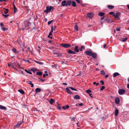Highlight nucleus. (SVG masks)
Here are the masks:
<instances>
[{
    "label": "nucleus",
    "mask_w": 129,
    "mask_h": 129,
    "mask_svg": "<svg viewBox=\"0 0 129 129\" xmlns=\"http://www.w3.org/2000/svg\"><path fill=\"white\" fill-rule=\"evenodd\" d=\"M72 4V1L68 0L67 2L66 0H64L62 2L61 5L63 6L67 7L68 6H70Z\"/></svg>",
    "instance_id": "obj_1"
},
{
    "label": "nucleus",
    "mask_w": 129,
    "mask_h": 129,
    "mask_svg": "<svg viewBox=\"0 0 129 129\" xmlns=\"http://www.w3.org/2000/svg\"><path fill=\"white\" fill-rule=\"evenodd\" d=\"M53 9V7L51 6H50L49 7L47 6L46 7V9L44 11V12H46L47 13L48 12H50L51 10Z\"/></svg>",
    "instance_id": "obj_2"
},
{
    "label": "nucleus",
    "mask_w": 129,
    "mask_h": 129,
    "mask_svg": "<svg viewBox=\"0 0 129 129\" xmlns=\"http://www.w3.org/2000/svg\"><path fill=\"white\" fill-rule=\"evenodd\" d=\"M61 46L66 48H68L70 47L71 45L70 44H60Z\"/></svg>",
    "instance_id": "obj_3"
},
{
    "label": "nucleus",
    "mask_w": 129,
    "mask_h": 129,
    "mask_svg": "<svg viewBox=\"0 0 129 129\" xmlns=\"http://www.w3.org/2000/svg\"><path fill=\"white\" fill-rule=\"evenodd\" d=\"M120 14L121 13L120 12H118L116 13L115 15L114 14H113V16H114L115 18L119 19V17L120 15Z\"/></svg>",
    "instance_id": "obj_4"
},
{
    "label": "nucleus",
    "mask_w": 129,
    "mask_h": 129,
    "mask_svg": "<svg viewBox=\"0 0 129 129\" xmlns=\"http://www.w3.org/2000/svg\"><path fill=\"white\" fill-rule=\"evenodd\" d=\"M125 92V90L123 89H120L118 91V93L120 95H121L123 94Z\"/></svg>",
    "instance_id": "obj_5"
},
{
    "label": "nucleus",
    "mask_w": 129,
    "mask_h": 129,
    "mask_svg": "<svg viewBox=\"0 0 129 129\" xmlns=\"http://www.w3.org/2000/svg\"><path fill=\"white\" fill-rule=\"evenodd\" d=\"M85 54L87 55H89V56H91L92 54V52L90 51L89 50H86L85 51Z\"/></svg>",
    "instance_id": "obj_6"
},
{
    "label": "nucleus",
    "mask_w": 129,
    "mask_h": 129,
    "mask_svg": "<svg viewBox=\"0 0 129 129\" xmlns=\"http://www.w3.org/2000/svg\"><path fill=\"white\" fill-rule=\"evenodd\" d=\"M87 15L88 17L91 18L93 16V14L92 13H89L87 14Z\"/></svg>",
    "instance_id": "obj_7"
},
{
    "label": "nucleus",
    "mask_w": 129,
    "mask_h": 129,
    "mask_svg": "<svg viewBox=\"0 0 129 129\" xmlns=\"http://www.w3.org/2000/svg\"><path fill=\"white\" fill-rule=\"evenodd\" d=\"M91 56L93 58L95 59L97 57V54L96 53L92 52Z\"/></svg>",
    "instance_id": "obj_8"
},
{
    "label": "nucleus",
    "mask_w": 129,
    "mask_h": 129,
    "mask_svg": "<svg viewBox=\"0 0 129 129\" xmlns=\"http://www.w3.org/2000/svg\"><path fill=\"white\" fill-rule=\"evenodd\" d=\"M115 102L116 104H118L120 102V100L119 98H115Z\"/></svg>",
    "instance_id": "obj_9"
},
{
    "label": "nucleus",
    "mask_w": 129,
    "mask_h": 129,
    "mask_svg": "<svg viewBox=\"0 0 129 129\" xmlns=\"http://www.w3.org/2000/svg\"><path fill=\"white\" fill-rule=\"evenodd\" d=\"M74 51L75 52H79V49L78 46H76L75 47L74 49Z\"/></svg>",
    "instance_id": "obj_10"
},
{
    "label": "nucleus",
    "mask_w": 129,
    "mask_h": 129,
    "mask_svg": "<svg viewBox=\"0 0 129 129\" xmlns=\"http://www.w3.org/2000/svg\"><path fill=\"white\" fill-rule=\"evenodd\" d=\"M67 52L68 53L70 54H76V53L74 51H72L70 49L68 50V51Z\"/></svg>",
    "instance_id": "obj_11"
},
{
    "label": "nucleus",
    "mask_w": 129,
    "mask_h": 129,
    "mask_svg": "<svg viewBox=\"0 0 129 129\" xmlns=\"http://www.w3.org/2000/svg\"><path fill=\"white\" fill-rule=\"evenodd\" d=\"M13 6L14 8V13H16L17 11V8L16 7L15 5L14 4H13Z\"/></svg>",
    "instance_id": "obj_12"
},
{
    "label": "nucleus",
    "mask_w": 129,
    "mask_h": 129,
    "mask_svg": "<svg viewBox=\"0 0 129 129\" xmlns=\"http://www.w3.org/2000/svg\"><path fill=\"white\" fill-rule=\"evenodd\" d=\"M66 90L67 92L69 93V94H72V93L70 89H69L68 87H67L66 88Z\"/></svg>",
    "instance_id": "obj_13"
},
{
    "label": "nucleus",
    "mask_w": 129,
    "mask_h": 129,
    "mask_svg": "<svg viewBox=\"0 0 129 129\" xmlns=\"http://www.w3.org/2000/svg\"><path fill=\"white\" fill-rule=\"evenodd\" d=\"M0 109L4 110H6L7 108L6 107L0 105Z\"/></svg>",
    "instance_id": "obj_14"
},
{
    "label": "nucleus",
    "mask_w": 129,
    "mask_h": 129,
    "mask_svg": "<svg viewBox=\"0 0 129 129\" xmlns=\"http://www.w3.org/2000/svg\"><path fill=\"white\" fill-rule=\"evenodd\" d=\"M107 7L109 9H113L114 8V6L111 5H108L107 6Z\"/></svg>",
    "instance_id": "obj_15"
},
{
    "label": "nucleus",
    "mask_w": 129,
    "mask_h": 129,
    "mask_svg": "<svg viewBox=\"0 0 129 129\" xmlns=\"http://www.w3.org/2000/svg\"><path fill=\"white\" fill-rule=\"evenodd\" d=\"M85 47L84 46H81L80 48L79 49V51H82L83 50H85Z\"/></svg>",
    "instance_id": "obj_16"
},
{
    "label": "nucleus",
    "mask_w": 129,
    "mask_h": 129,
    "mask_svg": "<svg viewBox=\"0 0 129 129\" xmlns=\"http://www.w3.org/2000/svg\"><path fill=\"white\" fill-rule=\"evenodd\" d=\"M41 89L40 88H37L36 89L35 91L36 93L39 92L41 91Z\"/></svg>",
    "instance_id": "obj_17"
},
{
    "label": "nucleus",
    "mask_w": 129,
    "mask_h": 129,
    "mask_svg": "<svg viewBox=\"0 0 129 129\" xmlns=\"http://www.w3.org/2000/svg\"><path fill=\"white\" fill-rule=\"evenodd\" d=\"M55 102L54 100L52 99H51L50 101H49V103L51 105H52L53 103Z\"/></svg>",
    "instance_id": "obj_18"
},
{
    "label": "nucleus",
    "mask_w": 129,
    "mask_h": 129,
    "mask_svg": "<svg viewBox=\"0 0 129 129\" xmlns=\"http://www.w3.org/2000/svg\"><path fill=\"white\" fill-rule=\"evenodd\" d=\"M119 75V74L117 72H116L114 73L113 77H115Z\"/></svg>",
    "instance_id": "obj_19"
},
{
    "label": "nucleus",
    "mask_w": 129,
    "mask_h": 129,
    "mask_svg": "<svg viewBox=\"0 0 129 129\" xmlns=\"http://www.w3.org/2000/svg\"><path fill=\"white\" fill-rule=\"evenodd\" d=\"M72 6L73 7H75L76 5V2L74 1H72Z\"/></svg>",
    "instance_id": "obj_20"
},
{
    "label": "nucleus",
    "mask_w": 129,
    "mask_h": 129,
    "mask_svg": "<svg viewBox=\"0 0 129 129\" xmlns=\"http://www.w3.org/2000/svg\"><path fill=\"white\" fill-rule=\"evenodd\" d=\"M34 61L36 63L39 64L40 65H42L43 64V63L41 62L36 61L35 60H34Z\"/></svg>",
    "instance_id": "obj_21"
},
{
    "label": "nucleus",
    "mask_w": 129,
    "mask_h": 129,
    "mask_svg": "<svg viewBox=\"0 0 129 129\" xmlns=\"http://www.w3.org/2000/svg\"><path fill=\"white\" fill-rule=\"evenodd\" d=\"M18 91L22 94H24L25 93L24 92L23 90L19 89L18 90Z\"/></svg>",
    "instance_id": "obj_22"
},
{
    "label": "nucleus",
    "mask_w": 129,
    "mask_h": 129,
    "mask_svg": "<svg viewBox=\"0 0 129 129\" xmlns=\"http://www.w3.org/2000/svg\"><path fill=\"white\" fill-rule=\"evenodd\" d=\"M74 28L76 31H77L78 30V27L77 24H76L75 25Z\"/></svg>",
    "instance_id": "obj_23"
},
{
    "label": "nucleus",
    "mask_w": 129,
    "mask_h": 129,
    "mask_svg": "<svg viewBox=\"0 0 129 129\" xmlns=\"http://www.w3.org/2000/svg\"><path fill=\"white\" fill-rule=\"evenodd\" d=\"M105 14L104 13L102 12H100L98 14V15L101 16H103Z\"/></svg>",
    "instance_id": "obj_24"
},
{
    "label": "nucleus",
    "mask_w": 129,
    "mask_h": 129,
    "mask_svg": "<svg viewBox=\"0 0 129 129\" xmlns=\"http://www.w3.org/2000/svg\"><path fill=\"white\" fill-rule=\"evenodd\" d=\"M118 109H116L114 112L115 115V116H117L118 114Z\"/></svg>",
    "instance_id": "obj_25"
},
{
    "label": "nucleus",
    "mask_w": 129,
    "mask_h": 129,
    "mask_svg": "<svg viewBox=\"0 0 129 129\" xmlns=\"http://www.w3.org/2000/svg\"><path fill=\"white\" fill-rule=\"evenodd\" d=\"M26 82H28V83L29 84L31 85V87H34V85L32 83L31 81H26Z\"/></svg>",
    "instance_id": "obj_26"
},
{
    "label": "nucleus",
    "mask_w": 129,
    "mask_h": 129,
    "mask_svg": "<svg viewBox=\"0 0 129 129\" xmlns=\"http://www.w3.org/2000/svg\"><path fill=\"white\" fill-rule=\"evenodd\" d=\"M4 9L5 10V11H4V13L5 14H7V13H8V11H9L8 9H6V8H4Z\"/></svg>",
    "instance_id": "obj_27"
},
{
    "label": "nucleus",
    "mask_w": 129,
    "mask_h": 129,
    "mask_svg": "<svg viewBox=\"0 0 129 129\" xmlns=\"http://www.w3.org/2000/svg\"><path fill=\"white\" fill-rule=\"evenodd\" d=\"M127 37H125L124 39L122 38L121 39V41L123 42H125L127 40Z\"/></svg>",
    "instance_id": "obj_28"
},
{
    "label": "nucleus",
    "mask_w": 129,
    "mask_h": 129,
    "mask_svg": "<svg viewBox=\"0 0 129 129\" xmlns=\"http://www.w3.org/2000/svg\"><path fill=\"white\" fill-rule=\"evenodd\" d=\"M12 51L13 52H14L15 53H18V52L17 51H16V49L15 48H13V49H12Z\"/></svg>",
    "instance_id": "obj_29"
},
{
    "label": "nucleus",
    "mask_w": 129,
    "mask_h": 129,
    "mask_svg": "<svg viewBox=\"0 0 129 129\" xmlns=\"http://www.w3.org/2000/svg\"><path fill=\"white\" fill-rule=\"evenodd\" d=\"M74 98L76 99H80V97L78 95H76L74 96Z\"/></svg>",
    "instance_id": "obj_30"
},
{
    "label": "nucleus",
    "mask_w": 129,
    "mask_h": 129,
    "mask_svg": "<svg viewBox=\"0 0 129 129\" xmlns=\"http://www.w3.org/2000/svg\"><path fill=\"white\" fill-rule=\"evenodd\" d=\"M36 74L37 75H39V76H41L42 74V73L41 72H37L36 73Z\"/></svg>",
    "instance_id": "obj_31"
},
{
    "label": "nucleus",
    "mask_w": 129,
    "mask_h": 129,
    "mask_svg": "<svg viewBox=\"0 0 129 129\" xmlns=\"http://www.w3.org/2000/svg\"><path fill=\"white\" fill-rule=\"evenodd\" d=\"M31 71H32L34 73H35L37 70L35 68H31Z\"/></svg>",
    "instance_id": "obj_32"
},
{
    "label": "nucleus",
    "mask_w": 129,
    "mask_h": 129,
    "mask_svg": "<svg viewBox=\"0 0 129 129\" xmlns=\"http://www.w3.org/2000/svg\"><path fill=\"white\" fill-rule=\"evenodd\" d=\"M101 74L103 75H105L106 74L104 71L103 70H102L101 71Z\"/></svg>",
    "instance_id": "obj_33"
},
{
    "label": "nucleus",
    "mask_w": 129,
    "mask_h": 129,
    "mask_svg": "<svg viewBox=\"0 0 129 129\" xmlns=\"http://www.w3.org/2000/svg\"><path fill=\"white\" fill-rule=\"evenodd\" d=\"M9 15H5L3 14H2V16L4 17L5 18H6Z\"/></svg>",
    "instance_id": "obj_34"
},
{
    "label": "nucleus",
    "mask_w": 129,
    "mask_h": 129,
    "mask_svg": "<svg viewBox=\"0 0 129 129\" xmlns=\"http://www.w3.org/2000/svg\"><path fill=\"white\" fill-rule=\"evenodd\" d=\"M69 88L71 89L72 90H74V91H77V90L76 89H75V88H73V87H69Z\"/></svg>",
    "instance_id": "obj_35"
},
{
    "label": "nucleus",
    "mask_w": 129,
    "mask_h": 129,
    "mask_svg": "<svg viewBox=\"0 0 129 129\" xmlns=\"http://www.w3.org/2000/svg\"><path fill=\"white\" fill-rule=\"evenodd\" d=\"M19 124L17 123L15 125L14 127H16L17 128H18L20 126L19 125V124Z\"/></svg>",
    "instance_id": "obj_36"
},
{
    "label": "nucleus",
    "mask_w": 129,
    "mask_h": 129,
    "mask_svg": "<svg viewBox=\"0 0 129 129\" xmlns=\"http://www.w3.org/2000/svg\"><path fill=\"white\" fill-rule=\"evenodd\" d=\"M53 21V20H52L51 21H50L48 22V24L49 25L51 24Z\"/></svg>",
    "instance_id": "obj_37"
},
{
    "label": "nucleus",
    "mask_w": 129,
    "mask_h": 129,
    "mask_svg": "<svg viewBox=\"0 0 129 129\" xmlns=\"http://www.w3.org/2000/svg\"><path fill=\"white\" fill-rule=\"evenodd\" d=\"M39 81H41L42 82H43L45 80L44 79H41L40 78H39Z\"/></svg>",
    "instance_id": "obj_38"
},
{
    "label": "nucleus",
    "mask_w": 129,
    "mask_h": 129,
    "mask_svg": "<svg viewBox=\"0 0 129 129\" xmlns=\"http://www.w3.org/2000/svg\"><path fill=\"white\" fill-rule=\"evenodd\" d=\"M11 64V67H13V66H14L15 65V63H14L10 62Z\"/></svg>",
    "instance_id": "obj_39"
},
{
    "label": "nucleus",
    "mask_w": 129,
    "mask_h": 129,
    "mask_svg": "<svg viewBox=\"0 0 129 129\" xmlns=\"http://www.w3.org/2000/svg\"><path fill=\"white\" fill-rule=\"evenodd\" d=\"M86 92L87 93H90L91 92V91L89 89H88L86 91Z\"/></svg>",
    "instance_id": "obj_40"
},
{
    "label": "nucleus",
    "mask_w": 129,
    "mask_h": 129,
    "mask_svg": "<svg viewBox=\"0 0 129 129\" xmlns=\"http://www.w3.org/2000/svg\"><path fill=\"white\" fill-rule=\"evenodd\" d=\"M93 84L94 85H95L96 86H97L99 84V83H96L95 82H93Z\"/></svg>",
    "instance_id": "obj_41"
},
{
    "label": "nucleus",
    "mask_w": 129,
    "mask_h": 129,
    "mask_svg": "<svg viewBox=\"0 0 129 129\" xmlns=\"http://www.w3.org/2000/svg\"><path fill=\"white\" fill-rule=\"evenodd\" d=\"M54 30L53 28V26H51V30L50 32L51 33H52L53 31V30Z\"/></svg>",
    "instance_id": "obj_42"
},
{
    "label": "nucleus",
    "mask_w": 129,
    "mask_h": 129,
    "mask_svg": "<svg viewBox=\"0 0 129 129\" xmlns=\"http://www.w3.org/2000/svg\"><path fill=\"white\" fill-rule=\"evenodd\" d=\"M100 82L101 83H102L101 85H103L104 84V82L102 80H101L100 81Z\"/></svg>",
    "instance_id": "obj_43"
},
{
    "label": "nucleus",
    "mask_w": 129,
    "mask_h": 129,
    "mask_svg": "<svg viewBox=\"0 0 129 129\" xmlns=\"http://www.w3.org/2000/svg\"><path fill=\"white\" fill-rule=\"evenodd\" d=\"M62 53H59L58 54V55H57V56H58L59 57L60 56L61 57H62Z\"/></svg>",
    "instance_id": "obj_44"
},
{
    "label": "nucleus",
    "mask_w": 129,
    "mask_h": 129,
    "mask_svg": "<svg viewBox=\"0 0 129 129\" xmlns=\"http://www.w3.org/2000/svg\"><path fill=\"white\" fill-rule=\"evenodd\" d=\"M105 88V87L103 86L101 87V88L100 89L101 90H102Z\"/></svg>",
    "instance_id": "obj_45"
},
{
    "label": "nucleus",
    "mask_w": 129,
    "mask_h": 129,
    "mask_svg": "<svg viewBox=\"0 0 129 129\" xmlns=\"http://www.w3.org/2000/svg\"><path fill=\"white\" fill-rule=\"evenodd\" d=\"M77 2L79 4H80L81 3V2L79 1V0H76Z\"/></svg>",
    "instance_id": "obj_46"
},
{
    "label": "nucleus",
    "mask_w": 129,
    "mask_h": 129,
    "mask_svg": "<svg viewBox=\"0 0 129 129\" xmlns=\"http://www.w3.org/2000/svg\"><path fill=\"white\" fill-rule=\"evenodd\" d=\"M0 26L2 27H3L4 26V24H3V23L2 22L1 23H0Z\"/></svg>",
    "instance_id": "obj_47"
},
{
    "label": "nucleus",
    "mask_w": 129,
    "mask_h": 129,
    "mask_svg": "<svg viewBox=\"0 0 129 129\" xmlns=\"http://www.w3.org/2000/svg\"><path fill=\"white\" fill-rule=\"evenodd\" d=\"M48 74L47 73L46 74H43V77H44V78H45V76H48Z\"/></svg>",
    "instance_id": "obj_48"
},
{
    "label": "nucleus",
    "mask_w": 129,
    "mask_h": 129,
    "mask_svg": "<svg viewBox=\"0 0 129 129\" xmlns=\"http://www.w3.org/2000/svg\"><path fill=\"white\" fill-rule=\"evenodd\" d=\"M2 28L3 30L4 31H5L6 29V28L5 27H3Z\"/></svg>",
    "instance_id": "obj_49"
},
{
    "label": "nucleus",
    "mask_w": 129,
    "mask_h": 129,
    "mask_svg": "<svg viewBox=\"0 0 129 129\" xmlns=\"http://www.w3.org/2000/svg\"><path fill=\"white\" fill-rule=\"evenodd\" d=\"M109 14L110 15H111V14H113H113H114V13L113 12H110L109 13Z\"/></svg>",
    "instance_id": "obj_50"
},
{
    "label": "nucleus",
    "mask_w": 129,
    "mask_h": 129,
    "mask_svg": "<svg viewBox=\"0 0 129 129\" xmlns=\"http://www.w3.org/2000/svg\"><path fill=\"white\" fill-rule=\"evenodd\" d=\"M8 65L9 67H11L10 62V63H8Z\"/></svg>",
    "instance_id": "obj_51"
},
{
    "label": "nucleus",
    "mask_w": 129,
    "mask_h": 129,
    "mask_svg": "<svg viewBox=\"0 0 129 129\" xmlns=\"http://www.w3.org/2000/svg\"><path fill=\"white\" fill-rule=\"evenodd\" d=\"M24 61H26L27 62H28L29 61V60H25L24 59H22Z\"/></svg>",
    "instance_id": "obj_52"
},
{
    "label": "nucleus",
    "mask_w": 129,
    "mask_h": 129,
    "mask_svg": "<svg viewBox=\"0 0 129 129\" xmlns=\"http://www.w3.org/2000/svg\"><path fill=\"white\" fill-rule=\"evenodd\" d=\"M83 105V104L82 103H81L79 104H78V105L79 106H82Z\"/></svg>",
    "instance_id": "obj_53"
},
{
    "label": "nucleus",
    "mask_w": 129,
    "mask_h": 129,
    "mask_svg": "<svg viewBox=\"0 0 129 129\" xmlns=\"http://www.w3.org/2000/svg\"><path fill=\"white\" fill-rule=\"evenodd\" d=\"M89 96H90L91 97V98H92L93 97L92 96H91V95H92V94H91V93H89Z\"/></svg>",
    "instance_id": "obj_54"
},
{
    "label": "nucleus",
    "mask_w": 129,
    "mask_h": 129,
    "mask_svg": "<svg viewBox=\"0 0 129 129\" xmlns=\"http://www.w3.org/2000/svg\"><path fill=\"white\" fill-rule=\"evenodd\" d=\"M104 18H105V16H104L103 17H102L101 18V20H102Z\"/></svg>",
    "instance_id": "obj_55"
},
{
    "label": "nucleus",
    "mask_w": 129,
    "mask_h": 129,
    "mask_svg": "<svg viewBox=\"0 0 129 129\" xmlns=\"http://www.w3.org/2000/svg\"><path fill=\"white\" fill-rule=\"evenodd\" d=\"M57 108H58V109H59V110H60L61 109V107H60V106H58L57 107Z\"/></svg>",
    "instance_id": "obj_56"
},
{
    "label": "nucleus",
    "mask_w": 129,
    "mask_h": 129,
    "mask_svg": "<svg viewBox=\"0 0 129 129\" xmlns=\"http://www.w3.org/2000/svg\"><path fill=\"white\" fill-rule=\"evenodd\" d=\"M66 109H68L69 107V106L68 105H67L66 106Z\"/></svg>",
    "instance_id": "obj_57"
},
{
    "label": "nucleus",
    "mask_w": 129,
    "mask_h": 129,
    "mask_svg": "<svg viewBox=\"0 0 129 129\" xmlns=\"http://www.w3.org/2000/svg\"><path fill=\"white\" fill-rule=\"evenodd\" d=\"M62 108L64 110H66V107H65V106H63L62 107Z\"/></svg>",
    "instance_id": "obj_58"
},
{
    "label": "nucleus",
    "mask_w": 129,
    "mask_h": 129,
    "mask_svg": "<svg viewBox=\"0 0 129 129\" xmlns=\"http://www.w3.org/2000/svg\"><path fill=\"white\" fill-rule=\"evenodd\" d=\"M120 30V29L119 28H117L116 29V30L117 31H119Z\"/></svg>",
    "instance_id": "obj_59"
},
{
    "label": "nucleus",
    "mask_w": 129,
    "mask_h": 129,
    "mask_svg": "<svg viewBox=\"0 0 129 129\" xmlns=\"http://www.w3.org/2000/svg\"><path fill=\"white\" fill-rule=\"evenodd\" d=\"M27 73H28L29 71H28L26 69H25L24 70Z\"/></svg>",
    "instance_id": "obj_60"
},
{
    "label": "nucleus",
    "mask_w": 129,
    "mask_h": 129,
    "mask_svg": "<svg viewBox=\"0 0 129 129\" xmlns=\"http://www.w3.org/2000/svg\"><path fill=\"white\" fill-rule=\"evenodd\" d=\"M72 120L73 121H74L75 120V118L74 117H73L72 118Z\"/></svg>",
    "instance_id": "obj_61"
},
{
    "label": "nucleus",
    "mask_w": 129,
    "mask_h": 129,
    "mask_svg": "<svg viewBox=\"0 0 129 129\" xmlns=\"http://www.w3.org/2000/svg\"><path fill=\"white\" fill-rule=\"evenodd\" d=\"M7 0H0V2H2L4 1L5 2Z\"/></svg>",
    "instance_id": "obj_62"
},
{
    "label": "nucleus",
    "mask_w": 129,
    "mask_h": 129,
    "mask_svg": "<svg viewBox=\"0 0 129 129\" xmlns=\"http://www.w3.org/2000/svg\"><path fill=\"white\" fill-rule=\"evenodd\" d=\"M109 76V75H107L105 76V77L107 78Z\"/></svg>",
    "instance_id": "obj_63"
},
{
    "label": "nucleus",
    "mask_w": 129,
    "mask_h": 129,
    "mask_svg": "<svg viewBox=\"0 0 129 129\" xmlns=\"http://www.w3.org/2000/svg\"><path fill=\"white\" fill-rule=\"evenodd\" d=\"M127 87L129 89V84H128L127 85Z\"/></svg>",
    "instance_id": "obj_64"
}]
</instances>
